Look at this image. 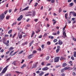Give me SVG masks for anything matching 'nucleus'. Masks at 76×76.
<instances>
[{
  "instance_id": "obj_1",
  "label": "nucleus",
  "mask_w": 76,
  "mask_h": 76,
  "mask_svg": "<svg viewBox=\"0 0 76 76\" xmlns=\"http://www.w3.org/2000/svg\"><path fill=\"white\" fill-rule=\"evenodd\" d=\"M6 40L4 39H3V43L4 44H5L7 46H9V40L7 41V42H6Z\"/></svg>"
},
{
  "instance_id": "obj_2",
  "label": "nucleus",
  "mask_w": 76,
  "mask_h": 76,
  "mask_svg": "<svg viewBox=\"0 0 76 76\" xmlns=\"http://www.w3.org/2000/svg\"><path fill=\"white\" fill-rule=\"evenodd\" d=\"M9 66L7 65V66L3 70L2 73L4 74L7 71V68H8V67H9Z\"/></svg>"
},
{
  "instance_id": "obj_3",
  "label": "nucleus",
  "mask_w": 76,
  "mask_h": 76,
  "mask_svg": "<svg viewBox=\"0 0 76 76\" xmlns=\"http://www.w3.org/2000/svg\"><path fill=\"white\" fill-rule=\"evenodd\" d=\"M59 59H60V57H57L55 58L54 59V62L57 63L59 61Z\"/></svg>"
},
{
  "instance_id": "obj_4",
  "label": "nucleus",
  "mask_w": 76,
  "mask_h": 76,
  "mask_svg": "<svg viewBox=\"0 0 76 76\" xmlns=\"http://www.w3.org/2000/svg\"><path fill=\"white\" fill-rule=\"evenodd\" d=\"M4 18V14L2 13L0 15V20H3Z\"/></svg>"
},
{
  "instance_id": "obj_5",
  "label": "nucleus",
  "mask_w": 76,
  "mask_h": 76,
  "mask_svg": "<svg viewBox=\"0 0 76 76\" xmlns=\"http://www.w3.org/2000/svg\"><path fill=\"white\" fill-rule=\"evenodd\" d=\"M72 15H73V16H74L75 17L76 16V13H75L74 12H70V13L69 14V15H72Z\"/></svg>"
},
{
  "instance_id": "obj_6",
  "label": "nucleus",
  "mask_w": 76,
  "mask_h": 76,
  "mask_svg": "<svg viewBox=\"0 0 76 76\" xmlns=\"http://www.w3.org/2000/svg\"><path fill=\"white\" fill-rule=\"evenodd\" d=\"M20 32L18 33V37L19 39H21L22 38V34H20Z\"/></svg>"
},
{
  "instance_id": "obj_7",
  "label": "nucleus",
  "mask_w": 76,
  "mask_h": 76,
  "mask_svg": "<svg viewBox=\"0 0 76 76\" xmlns=\"http://www.w3.org/2000/svg\"><path fill=\"white\" fill-rule=\"evenodd\" d=\"M23 18V15H21L18 18L17 20L18 21H20V20H21Z\"/></svg>"
},
{
  "instance_id": "obj_8",
  "label": "nucleus",
  "mask_w": 76,
  "mask_h": 76,
  "mask_svg": "<svg viewBox=\"0 0 76 76\" xmlns=\"http://www.w3.org/2000/svg\"><path fill=\"white\" fill-rule=\"evenodd\" d=\"M63 41H61L60 39L58 40V45H63Z\"/></svg>"
},
{
  "instance_id": "obj_9",
  "label": "nucleus",
  "mask_w": 76,
  "mask_h": 76,
  "mask_svg": "<svg viewBox=\"0 0 76 76\" xmlns=\"http://www.w3.org/2000/svg\"><path fill=\"white\" fill-rule=\"evenodd\" d=\"M38 63V62H37L35 63V64H33L32 67V69H34V68H35L37 67V65Z\"/></svg>"
},
{
  "instance_id": "obj_10",
  "label": "nucleus",
  "mask_w": 76,
  "mask_h": 76,
  "mask_svg": "<svg viewBox=\"0 0 76 76\" xmlns=\"http://www.w3.org/2000/svg\"><path fill=\"white\" fill-rule=\"evenodd\" d=\"M34 56V55L33 54H32L28 56V59H30L31 58H32V56Z\"/></svg>"
},
{
  "instance_id": "obj_11",
  "label": "nucleus",
  "mask_w": 76,
  "mask_h": 76,
  "mask_svg": "<svg viewBox=\"0 0 76 76\" xmlns=\"http://www.w3.org/2000/svg\"><path fill=\"white\" fill-rule=\"evenodd\" d=\"M48 69V68L47 66H46V67H45L42 69V70L43 71H45L46 70H47Z\"/></svg>"
},
{
  "instance_id": "obj_12",
  "label": "nucleus",
  "mask_w": 76,
  "mask_h": 76,
  "mask_svg": "<svg viewBox=\"0 0 76 76\" xmlns=\"http://www.w3.org/2000/svg\"><path fill=\"white\" fill-rule=\"evenodd\" d=\"M66 31H64L63 33V35L64 37H67V36L66 35Z\"/></svg>"
},
{
  "instance_id": "obj_13",
  "label": "nucleus",
  "mask_w": 76,
  "mask_h": 76,
  "mask_svg": "<svg viewBox=\"0 0 76 76\" xmlns=\"http://www.w3.org/2000/svg\"><path fill=\"white\" fill-rule=\"evenodd\" d=\"M28 44V42H25L23 43L22 44V45H23V46H24L25 45H27Z\"/></svg>"
},
{
  "instance_id": "obj_14",
  "label": "nucleus",
  "mask_w": 76,
  "mask_h": 76,
  "mask_svg": "<svg viewBox=\"0 0 76 76\" xmlns=\"http://www.w3.org/2000/svg\"><path fill=\"white\" fill-rule=\"evenodd\" d=\"M29 9V7H27L26 8H25L24 9L22 10L21 12H23V11L24 10H27V9Z\"/></svg>"
},
{
  "instance_id": "obj_15",
  "label": "nucleus",
  "mask_w": 76,
  "mask_h": 76,
  "mask_svg": "<svg viewBox=\"0 0 76 76\" xmlns=\"http://www.w3.org/2000/svg\"><path fill=\"white\" fill-rule=\"evenodd\" d=\"M67 65V64L66 63H63L62 64V66L63 67H64Z\"/></svg>"
},
{
  "instance_id": "obj_16",
  "label": "nucleus",
  "mask_w": 76,
  "mask_h": 76,
  "mask_svg": "<svg viewBox=\"0 0 76 76\" xmlns=\"http://www.w3.org/2000/svg\"><path fill=\"white\" fill-rule=\"evenodd\" d=\"M13 49H14V48L12 47H10L9 49V51H10L11 50H13Z\"/></svg>"
},
{
  "instance_id": "obj_17",
  "label": "nucleus",
  "mask_w": 76,
  "mask_h": 76,
  "mask_svg": "<svg viewBox=\"0 0 76 76\" xmlns=\"http://www.w3.org/2000/svg\"><path fill=\"white\" fill-rule=\"evenodd\" d=\"M26 64H24L23 65H22V66L21 67V69H23L25 67H26Z\"/></svg>"
},
{
  "instance_id": "obj_18",
  "label": "nucleus",
  "mask_w": 76,
  "mask_h": 76,
  "mask_svg": "<svg viewBox=\"0 0 76 76\" xmlns=\"http://www.w3.org/2000/svg\"><path fill=\"white\" fill-rule=\"evenodd\" d=\"M17 24V22L16 21H15V22H14L13 24H12V26H13L15 25H16Z\"/></svg>"
},
{
  "instance_id": "obj_19",
  "label": "nucleus",
  "mask_w": 76,
  "mask_h": 76,
  "mask_svg": "<svg viewBox=\"0 0 76 76\" xmlns=\"http://www.w3.org/2000/svg\"><path fill=\"white\" fill-rule=\"evenodd\" d=\"M44 74V72H41V73H40V74H39V76H42Z\"/></svg>"
},
{
  "instance_id": "obj_20",
  "label": "nucleus",
  "mask_w": 76,
  "mask_h": 76,
  "mask_svg": "<svg viewBox=\"0 0 76 76\" xmlns=\"http://www.w3.org/2000/svg\"><path fill=\"white\" fill-rule=\"evenodd\" d=\"M12 30H10V31H9L8 32V33L9 34H11L12 33Z\"/></svg>"
},
{
  "instance_id": "obj_21",
  "label": "nucleus",
  "mask_w": 76,
  "mask_h": 76,
  "mask_svg": "<svg viewBox=\"0 0 76 76\" xmlns=\"http://www.w3.org/2000/svg\"><path fill=\"white\" fill-rule=\"evenodd\" d=\"M68 13H66L65 14V19H67V16H68Z\"/></svg>"
},
{
  "instance_id": "obj_22",
  "label": "nucleus",
  "mask_w": 76,
  "mask_h": 76,
  "mask_svg": "<svg viewBox=\"0 0 76 76\" xmlns=\"http://www.w3.org/2000/svg\"><path fill=\"white\" fill-rule=\"evenodd\" d=\"M35 34V32H34V31H33V33L31 34V38H32L33 37V36H34V35Z\"/></svg>"
},
{
  "instance_id": "obj_23",
  "label": "nucleus",
  "mask_w": 76,
  "mask_h": 76,
  "mask_svg": "<svg viewBox=\"0 0 76 76\" xmlns=\"http://www.w3.org/2000/svg\"><path fill=\"white\" fill-rule=\"evenodd\" d=\"M69 4L70 5V7H72V6H73V5L74 4L73 2H72L71 3H70Z\"/></svg>"
},
{
  "instance_id": "obj_24",
  "label": "nucleus",
  "mask_w": 76,
  "mask_h": 76,
  "mask_svg": "<svg viewBox=\"0 0 76 76\" xmlns=\"http://www.w3.org/2000/svg\"><path fill=\"white\" fill-rule=\"evenodd\" d=\"M32 16H35V12H33Z\"/></svg>"
},
{
  "instance_id": "obj_25",
  "label": "nucleus",
  "mask_w": 76,
  "mask_h": 76,
  "mask_svg": "<svg viewBox=\"0 0 76 76\" xmlns=\"http://www.w3.org/2000/svg\"><path fill=\"white\" fill-rule=\"evenodd\" d=\"M10 15L7 16L6 17V19L7 20H8V19H9V18H10Z\"/></svg>"
},
{
  "instance_id": "obj_26",
  "label": "nucleus",
  "mask_w": 76,
  "mask_h": 76,
  "mask_svg": "<svg viewBox=\"0 0 76 76\" xmlns=\"http://www.w3.org/2000/svg\"><path fill=\"white\" fill-rule=\"evenodd\" d=\"M16 61H14L12 63V64H13L14 66H16Z\"/></svg>"
},
{
  "instance_id": "obj_27",
  "label": "nucleus",
  "mask_w": 76,
  "mask_h": 76,
  "mask_svg": "<svg viewBox=\"0 0 76 76\" xmlns=\"http://www.w3.org/2000/svg\"><path fill=\"white\" fill-rule=\"evenodd\" d=\"M16 35V33H15L12 36V38H14L15 37V36Z\"/></svg>"
},
{
  "instance_id": "obj_28",
  "label": "nucleus",
  "mask_w": 76,
  "mask_h": 76,
  "mask_svg": "<svg viewBox=\"0 0 76 76\" xmlns=\"http://www.w3.org/2000/svg\"><path fill=\"white\" fill-rule=\"evenodd\" d=\"M66 25L63 28V31H64L65 30V29H66Z\"/></svg>"
},
{
  "instance_id": "obj_29",
  "label": "nucleus",
  "mask_w": 76,
  "mask_h": 76,
  "mask_svg": "<svg viewBox=\"0 0 76 76\" xmlns=\"http://www.w3.org/2000/svg\"><path fill=\"white\" fill-rule=\"evenodd\" d=\"M59 51H60V48L57 49L56 50V53H58V52Z\"/></svg>"
},
{
  "instance_id": "obj_30",
  "label": "nucleus",
  "mask_w": 76,
  "mask_h": 76,
  "mask_svg": "<svg viewBox=\"0 0 76 76\" xmlns=\"http://www.w3.org/2000/svg\"><path fill=\"white\" fill-rule=\"evenodd\" d=\"M49 38H50L52 39H53L54 38V37L51 36H49Z\"/></svg>"
},
{
  "instance_id": "obj_31",
  "label": "nucleus",
  "mask_w": 76,
  "mask_h": 76,
  "mask_svg": "<svg viewBox=\"0 0 76 76\" xmlns=\"http://www.w3.org/2000/svg\"><path fill=\"white\" fill-rule=\"evenodd\" d=\"M65 70H68L69 69V68L67 67H66L64 68Z\"/></svg>"
},
{
  "instance_id": "obj_32",
  "label": "nucleus",
  "mask_w": 76,
  "mask_h": 76,
  "mask_svg": "<svg viewBox=\"0 0 76 76\" xmlns=\"http://www.w3.org/2000/svg\"><path fill=\"white\" fill-rule=\"evenodd\" d=\"M49 58H50V56H48L46 58V60H49Z\"/></svg>"
},
{
  "instance_id": "obj_33",
  "label": "nucleus",
  "mask_w": 76,
  "mask_h": 76,
  "mask_svg": "<svg viewBox=\"0 0 76 76\" xmlns=\"http://www.w3.org/2000/svg\"><path fill=\"white\" fill-rule=\"evenodd\" d=\"M74 57H76V52L75 51L74 52Z\"/></svg>"
},
{
  "instance_id": "obj_34",
  "label": "nucleus",
  "mask_w": 76,
  "mask_h": 76,
  "mask_svg": "<svg viewBox=\"0 0 76 76\" xmlns=\"http://www.w3.org/2000/svg\"><path fill=\"white\" fill-rule=\"evenodd\" d=\"M61 11H62V10L61 9V8H60L58 10L59 13H60Z\"/></svg>"
},
{
  "instance_id": "obj_35",
  "label": "nucleus",
  "mask_w": 76,
  "mask_h": 76,
  "mask_svg": "<svg viewBox=\"0 0 76 76\" xmlns=\"http://www.w3.org/2000/svg\"><path fill=\"white\" fill-rule=\"evenodd\" d=\"M64 70H64V68H63V69H62L61 70V72L63 73V72H64Z\"/></svg>"
},
{
  "instance_id": "obj_36",
  "label": "nucleus",
  "mask_w": 76,
  "mask_h": 76,
  "mask_svg": "<svg viewBox=\"0 0 76 76\" xmlns=\"http://www.w3.org/2000/svg\"><path fill=\"white\" fill-rule=\"evenodd\" d=\"M71 58L72 60H75V58H74V57L73 56H71Z\"/></svg>"
},
{
  "instance_id": "obj_37",
  "label": "nucleus",
  "mask_w": 76,
  "mask_h": 76,
  "mask_svg": "<svg viewBox=\"0 0 76 76\" xmlns=\"http://www.w3.org/2000/svg\"><path fill=\"white\" fill-rule=\"evenodd\" d=\"M47 44H48V45H50V44H51V42L49 41L48 42H47Z\"/></svg>"
},
{
  "instance_id": "obj_38",
  "label": "nucleus",
  "mask_w": 76,
  "mask_h": 76,
  "mask_svg": "<svg viewBox=\"0 0 76 76\" xmlns=\"http://www.w3.org/2000/svg\"><path fill=\"white\" fill-rule=\"evenodd\" d=\"M38 5V3L36 2L34 5V7H37V5Z\"/></svg>"
},
{
  "instance_id": "obj_39",
  "label": "nucleus",
  "mask_w": 76,
  "mask_h": 76,
  "mask_svg": "<svg viewBox=\"0 0 76 76\" xmlns=\"http://www.w3.org/2000/svg\"><path fill=\"white\" fill-rule=\"evenodd\" d=\"M18 53V51L14 53L12 55V56H14V55H15V54H16V53Z\"/></svg>"
},
{
  "instance_id": "obj_40",
  "label": "nucleus",
  "mask_w": 76,
  "mask_h": 76,
  "mask_svg": "<svg viewBox=\"0 0 76 76\" xmlns=\"http://www.w3.org/2000/svg\"><path fill=\"white\" fill-rule=\"evenodd\" d=\"M44 63H45V61L42 62L41 64L42 66H44Z\"/></svg>"
},
{
  "instance_id": "obj_41",
  "label": "nucleus",
  "mask_w": 76,
  "mask_h": 76,
  "mask_svg": "<svg viewBox=\"0 0 76 76\" xmlns=\"http://www.w3.org/2000/svg\"><path fill=\"white\" fill-rule=\"evenodd\" d=\"M72 39L73 40V41H75L76 42V38L75 37H73L72 38Z\"/></svg>"
},
{
  "instance_id": "obj_42",
  "label": "nucleus",
  "mask_w": 76,
  "mask_h": 76,
  "mask_svg": "<svg viewBox=\"0 0 76 76\" xmlns=\"http://www.w3.org/2000/svg\"><path fill=\"white\" fill-rule=\"evenodd\" d=\"M47 35V34L46 33H45L43 35V37H45Z\"/></svg>"
},
{
  "instance_id": "obj_43",
  "label": "nucleus",
  "mask_w": 76,
  "mask_h": 76,
  "mask_svg": "<svg viewBox=\"0 0 76 76\" xmlns=\"http://www.w3.org/2000/svg\"><path fill=\"white\" fill-rule=\"evenodd\" d=\"M64 57H61V58H60V60L61 61L62 60H63V59H64Z\"/></svg>"
},
{
  "instance_id": "obj_44",
  "label": "nucleus",
  "mask_w": 76,
  "mask_h": 76,
  "mask_svg": "<svg viewBox=\"0 0 76 76\" xmlns=\"http://www.w3.org/2000/svg\"><path fill=\"white\" fill-rule=\"evenodd\" d=\"M34 20V22H37L38 20V19H35Z\"/></svg>"
},
{
  "instance_id": "obj_45",
  "label": "nucleus",
  "mask_w": 76,
  "mask_h": 76,
  "mask_svg": "<svg viewBox=\"0 0 76 76\" xmlns=\"http://www.w3.org/2000/svg\"><path fill=\"white\" fill-rule=\"evenodd\" d=\"M52 35H57V33H55V32H53L52 33Z\"/></svg>"
},
{
  "instance_id": "obj_46",
  "label": "nucleus",
  "mask_w": 76,
  "mask_h": 76,
  "mask_svg": "<svg viewBox=\"0 0 76 76\" xmlns=\"http://www.w3.org/2000/svg\"><path fill=\"white\" fill-rule=\"evenodd\" d=\"M12 10L10 9L9 10L8 12L9 13H11V12H12Z\"/></svg>"
},
{
  "instance_id": "obj_47",
  "label": "nucleus",
  "mask_w": 76,
  "mask_h": 76,
  "mask_svg": "<svg viewBox=\"0 0 76 76\" xmlns=\"http://www.w3.org/2000/svg\"><path fill=\"white\" fill-rule=\"evenodd\" d=\"M57 41V40L56 39H55L53 40L54 42H56Z\"/></svg>"
},
{
  "instance_id": "obj_48",
  "label": "nucleus",
  "mask_w": 76,
  "mask_h": 76,
  "mask_svg": "<svg viewBox=\"0 0 76 76\" xmlns=\"http://www.w3.org/2000/svg\"><path fill=\"white\" fill-rule=\"evenodd\" d=\"M50 63H52V62H53V59H50Z\"/></svg>"
},
{
  "instance_id": "obj_49",
  "label": "nucleus",
  "mask_w": 76,
  "mask_h": 76,
  "mask_svg": "<svg viewBox=\"0 0 76 76\" xmlns=\"http://www.w3.org/2000/svg\"><path fill=\"white\" fill-rule=\"evenodd\" d=\"M51 65V64L50 63H48L46 64V66H50Z\"/></svg>"
},
{
  "instance_id": "obj_50",
  "label": "nucleus",
  "mask_w": 76,
  "mask_h": 76,
  "mask_svg": "<svg viewBox=\"0 0 76 76\" xmlns=\"http://www.w3.org/2000/svg\"><path fill=\"white\" fill-rule=\"evenodd\" d=\"M15 72L17 73H18V74H20V73H21L18 71H15Z\"/></svg>"
},
{
  "instance_id": "obj_51",
  "label": "nucleus",
  "mask_w": 76,
  "mask_h": 76,
  "mask_svg": "<svg viewBox=\"0 0 76 76\" xmlns=\"http://www.w3.org/2000/svg\"><path fill=\"white\" fill-rule=\"evenodd\" d=\"M37 52L36 50H34L33 52V54H35V53H37Z\"/></svg>"
},
{
  "instance_id": "obj_52",
  "label": "nucleus",
  "mask_w": 76,
  "mask_h": 76,
  "mask_svg": "<svg viewBox=\"0 0 76 76\" xmlns=\"http://www.w3.org/2000/svg\"><path fill=\"white\" fill-rule=\"evenodd\" d=\"M4 34V33H2V32H1V34H0V36H1V37H2V36H3V35Z\"/></svg>"
},
{
  "instance_id": "obj_53",
  "label": "nucleus",
  "mask_w": 76,
  "mask_h": 76,
  "mask_svg": "<svg viewBox=\"0 0 76 76\" xmlns=\"http://www.w3.org/2000/svg\"><path fill=\"white\" fill-rule=\"evenodd\" d=\"M54 2H55V0H51V2L52 3H54Z\"/></svg>"
},
{
  "instance_id": "obj_54",
  "label": "nucleus",
  "mask_w": 76,
  "mask_h": 76,
  "mask_svg": "<svg viewBox=\"0 0 76 76\" xmlns=\"http://www.w3.org/2000/svg\"><path fill=\"white\" fill-rule=\"evenodd\" d=\"M72 75H73V76H75V75H76V73H75V72H72Z\"/></svg>"
},
{
  "instance_id": "obj_55",
  "label": "nucleus",
  "mask_w": 76,
  "mask_h": 76,
  "mask_svg": "<svg viewBox=\"0 0 76 76\" xmlns=\"http://www.w3.org/2000/svg\"><path fill=\"white\" fill-rule=\"evenodd\" d=\"M8 12V10H7L5 11L4 12V13L5 15H6V13H7V12Z\"/></svg>"
},
{
  "instance_id": "obj_56",
  "label": "nucleus",
  "mask_w": 76,
  "mask_h": 76,
  "mask_svg": "<svg viewBox=\"0 0 76 76\" xmlns=\"http://www.w3.org/2000/svg\"><path fill=\"white\" fill-rule=\"evenodd\" d=\"M42 35H40L39 37V38H42Z\"/></svg>"
},
{
  "instance_id": "obj_57",
  "label": "nucleus",
  "mask_w": 76,
  "mask_h": 76,
  "mask_svg": "<svg viewBox=\"0 0 76 76\" xmlns=\"http://www.w3.org/2000/svg\"><path fill=\"white\" fill-rule=\"evenodd\" d=\"M40 32V31H39V30H38V31H36V34H38V32Z\"/></svg>"
},
{
  "instance_id": "obj_58",
  "label": "nucleus",
  "mask_w": 76,
  "mask_h": 76,
  "mask_svg": "<svg viewBox=\"0 0 76 76\" xmlns=\"http://www.w3.org/2000/svg\"><path fill=\"white\" fill-rule=\"evenodd\" d=\"M9 37V35L7 34H6L4 35V37Z\"/></svg>"
},
{
  "instance_id": "obj_59",
  "label": "nucleus",
  "mask_w": 76,
  "mask_h": 76,
  "mask_svg": "<svg viewBox=\"0 0 76 76\" xmlns=\"http://www.w3.org/2000/svg\"><path fill=\"white\" fill-rule=\"evenodd\" d=\"M34 62V61H31L29 63V64H31V63H32Z\"/></svg>"
},
{
  "instance_id": "obj_60",
  "label": "nucleus",
  "mask_w": 76,
  "mask_h": 76,
  "mask_svg": "<svg viewBox=\"0 0 76 76\" xmlns=\"http://www.w3.org/2000/svg\"><path fill=\"white\" fill-rule=\"evenodd\" d=\"M34 40H32L30 42V44H31L32 45L33 44V43L34 42Z\"/></svg>"
},
{
  "instance_id": "obj_61",
  "label": "nucleus",
  "mask_w": 76,
  "mask_h": 76,
  "mask_svg": "<svg viewBox=\"0 0 76 76\" xmlns=\"http://www.w3.org/2000/svg\"><path fill=\"white\" fill-rule=\"evenodd\" d=\"M11 58L10 57L9 58H8V59H6V61H9V60H10V59Z\"/></svg>"
},
{
  "instance_id": "obj_62",
  "label": "nucleus",
  "mask_w": 76,
  "mask_h": 76,
  "mask_svg": "<svg viewBox=\"0 0 76 76\" xmlns=\"http://www.w3.org/2000/svg\"><path fill=\"white\" fill-rule=\"evenodd\" d=\"M7 76H11V74H8Z\"/></svg>"
},
{
  "instance_id": "obj_63",
  "label": "nucleus",
  "mask_w": 76,
  "mask_h": 76,
  "mask_svg": "<svg viewBox=\"0 0 76 76\" xmlns=\"http://www.w3.org/2000/svg\"><path fill=\"white\" fill-rule=\"evenodd\" d=\"M23 52V51L21 50V51L19 53V54H21V53H22Z\"/></svg>"
},
{
  "instance_id": "obj_64",
  "label": "nucleus",
  "mask_w": 76,
  "mask_h": 76,
  "mask_svg": "<svg viewBox=\"0 0 76 76\" xmlns=\"http://www.w3.org/2000/svg\"><path fill=\"white\" fill-rule=\"evenodd\" d=\"M62 76H65V74L64 73H62L61 74Z\"/></svg>"
}]
</instances>
